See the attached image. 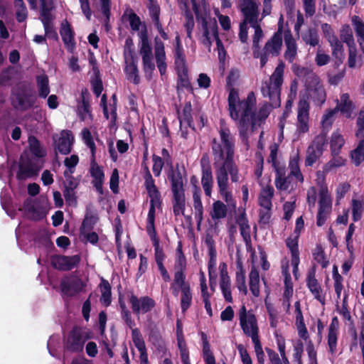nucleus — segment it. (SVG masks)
<instances>
[{
	"label": "nucleus",
	"instance_id": "1",
	"mask_svg": "<svg viewBox=\"0 0 364 364\" xmlns=\"http://www.w3.org/2000/svg\"><path fill=\"white\" fill-rule=\"evenodd\" d=\"M220 140L213 139L211 144L213 165L219 192L228 203L232 201V194L228 191V173L232 182L239 181L238 168L233 161L234 139L230 130L223 127L220 131Z\"/></svg>",
	"mask_w": 364,
	"mask_h": 364
},
{
	"label": "nucleus",
	"instance_id": "2",
	"mask_svg": "<svg viewBox=\"0 0 364 364\" xmlns=\"http://www.w3.org/2000/svg\"><path fill=\"white\" fill-rule=\"evenodd\" d=\"M228 111L231 119L237 122L240 136L245 144L255 129L260 125L269 114L268 104L263 105L256 112V99L254 93L250 92L247 97L240 100L237 90L231 89L228 95Z\"/></svg>",
	"mask_w": 364,
	"mask_h": 364
},
{
	"label": "nucleus",
	"instance_id": "3",
	"mask_svg": "<svg viewBox=\"0 0 364 364\" xmlns=\"http://www.w3.org/2000/svg\"><path fill=\"white\" fill-rule=\"evenodd\" d=\"M193 10L196 14L197 21L200 23L203 34L201 36L202 43L210 50L213 40L216 41L218 55L220 58L222 53H225V48L222 41L218 37V25L215 19L206 18L205 14H200L196 0H191Z\"/></svg>",
	"mask_w": 364,
	"mask_h": 364
},
{
	"label": "nucleus",
	"instance_id": "4",
	"mask_svg": "<svg viewBox=\"0 0 364 364\" xmlns=\"http://www.w3.org/2000/svg\"><path fill=\"white\" fill-rule=\"evenodd\" d=\"M284 64L280 62L270 76L269 80L263 82L261 92L264 97H268L272 107H278L281 105L280 92L283 83Z\"/></svg>",
	"mask_w": 364,
	"mask_h": 364
},
{
	"label": "nucleus",
	"instance_id": "5",
	"mask_svg": "<svg viewBox=\"0 0 364 364\" xmlns=\"http://www.w3.org/2000/svg\"><path fill=\"white\" fill-rule=\"evenodd\" d=\"M240 9L243 16H246V21L255 29L252 37V49L253 50H259V42L263 37V32L259 25L261 19H259L258 5L252 0H242Z\"/></svg>",
	"mask_w": 364,
	"mask_h": 364
},
{
	"label": "nucleus",
	"instance_id": "6",
	"mask_svg": "<svg viewBox=\"0 0 364 364\" xmlns=\"http://www.w3.org/2000/svg\"><path fill=\"white\" fill-rule=\"evenodd\" d=\"M282 47V26H279L277 31L267 41L262 50H253V56L260 59V67L263 68L269 56L279 55Z\"/></svg>",
	"mask_w": 364,
	"mask_h": 364
},
{
	"label": "nucleus",
	"instance_id": "7",
	"mask_svg": "<svg viewBox=\"0 0 364 364\" xmlns=\"http://www.w3.org/2000/svg\"><path fill=\"white\" fill-rule=\"evenodd\" d=\"M240 324L244 334L252 338V342L259 340V327L255 315L252 311H247L242 306L239 311Z\"/></svg>",
	"mask_w": 364,
	"mask_h": 364
},
{
	"label": "nucleus",
	"instance_id": "8",
	"mask_svg": "<svg viewBox=\"0 0 364 364\" xmlns=\"http://www.w3.org/2000/svg\"><path fill=\"white\" fill-rule=\"evenodd\" d=\"M327 144L326 132L322 131L316 136L306 151L305 164L311 166L322 156Z\"/></svg>",
	"mask_w": 364,
	"mask_h": 364
},
{
	"label": "nucleus",
	"instance_id": "9",
	"mask_svg": "<svg viewBox=\"0 0 364 364\" xmlns=\"http://www.w3.org/2000/svg\"><path fill=\"white\" fill-rule=\"evenodd\" d=\"M309 104L304 98L300 99L297 109L296 132L299 135L309 129Z\"/></svg>",
	"mask_w": 364,
	"mask_h": 364
},
{
	"label": "nucleus",
	"instance_id": "10",
	"mask_svg": "<svg viewBox=\"0 0 364 364\" xmlns=\"http://www.w3.org/2000/svg\"><path fill=\"white\" fill-rule=\"evenodd\" d=\"M40 169L41 167L38 165L36 160L21 156L16 177L18 180H26L28 178L36 176Z\"/></svg>",
	"mask_w": 364,
	"mask_h": 364
},
{
	"label": "nucleus",
	"instance_id": "11",
	"mask_svg": "<svg viewBox=\"0 0 364 364\" xmlns=\"http://www.w3.org/2000/svg\"><path fill=\"white\" fill-rule=\"evenodd\" d=\"M88 337L86 336L85 331L80 328L75 327L67 339L65 348L72 352L81 351Z\"/></svg>",
	"mask_w": 364,
	"mask_h": 364
},
{
	"label": "nucleus",
	"instance_id": "12",
	"mask_svg": "<svg viewBox=\"0 0 364 364\" xmlns=\"http://www.w3.org/2000/svg\"><path fill=\"white\" fill-rule=\"evenodd\" d=\"M80 261L78 255L64 256L53 255L51 257L50 263L55 268L60 271H68L76 267Z\"/></svg>",
	"mask_w": 364,
	"mask_h": 364
},
{
	"label": "nucleus",
	"instance_id": "13",
	"mask_svg": "<svg viewBox=\"0 0 364 364\" xmlns=\"http://www.w3.org/2000/svg\"><path fill=\"white\" fill-rule=\"evenodd\" d=\"M129 302L133 312L136 314H139L140 312L145 314L151 311L155 306L154 301L149 296L139 299L132 294L129 298Z\"/></svg>",
	"mask_w": 364,
	"mask_h": 364
},
{
	"label": "nucleus",
	"instance_id": "14",
	"mask_svg": "<svg viewBox=\"0 0 364 364\" xmlns=\"http://www.w3.org/2000/svg\"><path fill=\"white\" fill-rule=\"evenodd\" d=\"M220 287L223 292L225 299L228 302L232 301L231 295V283L230 278L228 276L227 271V266L225 263L220 265Z\"/></svg>",
	"mask_w": 364,
	"mask_h": 364
},
{
	"label": "nucleus",
	"instance_id": "15",
	"mask_svg": "<svg viewBox=\"0 0 364 364\" xmlns=\"http://www.w3.org/2000/svg\"><path fill=\"white\" fill-rule=\"evenodd\" d=\"M296 74L304 81L309 90L321 85L319 77L317 75L307 68H298Z\"/></svg>",
	"mask_w": 364,
	"mask_h": 364
},
{
	"label": "nucleus",
	"instance_id": "16",
	"mask_svg": "<svg viewBox=\"0 0 364 364\" xmlns=\"http://www.w3.org/2000/svg\"><path fill=\"white\" fill-rule=\"evenodd\" d=\"M60 33L67 49L73 52L75 47L74 32L68 21L65 20L62 22Z\"/></svg>",
	"mask_w": 364,
	"mask_h": 364
},
{
	"label": "nucleus",
	"instance_id": "17",
	"mask_svg": "<svg viewBox=\"0 0 364 364\" xmlns=\"http://www.w3.org/2000/svg\"><path fill=\"white\" fill-rule=\"evenodd\" d=\"M60 287L63 293L71 296L82 291L84 284L80 279L73 278L63 281Z\"/></svg>",
	"mask_w": 364,
	"mask_h": 364
},
{
	"label": "nucleus",
	"instance_id": "18",
	"mask_svg": "<svg viewBox=\"0 0 364 364\" xmlns=\"http://www.w3.org/2000/svg\"><path fill=\"white\" fill-rule=\"evenodd\" d=\"M284 38L286 46L284 58L289 63H292L297 54V47L295 39L293 38L290 31H287L284 32Z\"/></svg>",
	"mask_w": 364,
	"mask_h": 364
},
{
	"label": "nucleus",
	"instance_id": "19",
	"mask_svg": "<svg viewBox=\"0 0 364 364\" xmlns=\"http://www.w3.org/2000/svg\"><path fill=\"white\" fill-rule=\"evenodd\" d=\"M168 177L171 181L173 196L185 195L183 178L180 171L178 169L172 170Z\"/></svg>",
	"mask_w": 364,
	"mask_h": 364
},
{
	"label": "nucleus",
	"instance_id": "20",
	"mask_svg": "<svg viewBox=\"0 0 364 364\" xmlns=\"http://www.w3.org/2000/svg\"><path fill=\"white\" fill-rule=\"evenodd\" d=\"M191 104L190 102H186L183 109V113L181 115H179L178 119L180 122V129L181 131V135L183 138L187 137V130L188 127H191L192 122V116H191Z\"/></svg>",
	"mask_w": 364,
	"mask_h": 364
},
{
	"label": "nucleus",
	"instance_id": "21",
	"mask_svg": "<svg viewBox=\"0 0 364 364\" xmlns=\"http://www.w3.org/2000/svg\"><path fill=\"white\" fill-rule=\"evenodd\" d=\"M73 137L71 132L63 131L60 136L56 141L55 148L62 154H68L71 151V145Z\"/></svg>",
	"mask_w": 364,
	"mask_h": 364
},
{
	"label": "nucleus",
	"instance_id": "22",
	"mask_svg": "<svg viewBox=\"0 0 364 364\" xmlns=\"http://www.w3.org/2000/svg\"><path fill=\"white\" fill-rule=\"evenodd\" d=\"M306 282L309 290L313 294L314 297L322 304H324L325 297L322 294V289L317 279L315 278V274L314 272L309 273L308 274Z\"/></svg>",
	"mask_w": 364,
	"mask_h": 364
},
{
	"label": "nucleus",
	"instance_id": "23",
	"mask_svg": "<svg viewBox=\"0 0 364 364\" xmlns=\"http://www.w3.org/2000/svg\"><path fill=\"white\" fill-rule=\"evenodd\" d=\"M146 176H145V184L151 198V203H159L160 201V193L159 192L156 186L154 184V181L150 173V171L147 166L145 167Z\"/></svg>",
	"mask_w": 364,
	"mask_h": 364
},
{
	"label": "nucleus",
	"instance_id": "24",
	"mask_svg": "<svg viewBox=\"0 0 364 364\" xmlns=\"http://www.w3.org/2000/svg\"><path fill=\"white\" fill-rule=\"evenodd\" d=\"M35 103V98L32 96L18 94L13 99V105L18 109L25 111L31 108Z\"/></svg>",
	"mask_w": 364,
	"mask_h": 364
},
{
	"label": "nucleus",
	"instance_id": "25",
	"mask_svg": "<svg viewBox=\"0 0 364 364\" xmlns=\"http://www.w3.org/2000/svg\"><path fill=\"white\" fill-rule=\"evenodd\" d=\"M92 228V219L86 218L82 224L80 233L90 242L95 244L98 241V235L95 232H91Z\"/></svg>",
	"mask_w": 364,
	"mask_h": 364
},
{
	"label": "nucleus",
	"instance_id": "26",
	"mask_svg": "<svg viewBox=\"0 0 364 364\" xmlns=\"http://www.w3.org/2000/svg\"><path fill=\"white\" fill-rule=\"evenodd\" d=\"M193 200L195 210V218L198 221V225H200L203 220V207L200 199V190L197 186L194 187Z\"/></svg>",
	"mask_w": 364,
	"mask_h": 364
},
{
	"label": "nucleus",
	"instance_id": "27",
	"mask_svg": "<svg viewBox=\"0 0 364 364\" xmlns=\"http://www.w3.org/2000/svg\"><path fill=\"white\" fill-rule=\"evenodd\" d=\"M274 193V190L270 186H267L262 189L259 196V204L262 208H272Z\"/></svg>",
	"mask_w": 364,
	"mask_h": 364
},
{
	"label": "nucleus",
	"instance_id": "28",
	"mask_svg": "<svg viewBox=\"0 0 364 364\" xmlns=\"http://www.w3.org/2000/svg\"><path fill=\"white\" fill-rule=\"evenodd\" d=\"M337 323V318L336 317L333 318L328 328V345L331 354H333L336 350Z\"/></svg>",
	"mask_w": 364,
	"mask_h": 364
},
{
	"label": "nucleus",
	"instance_id": "29",
	"mask_svg": "<svg viewBox=\"0 0 364 364\" xmlns=\"http://www.w3.org/2000/svg\"><path fill=\"white\" fill-rule=\"evenodd\" d=\"M338 111H340L346 117H350L353 109V105L347 93L341 96L340 102L336 107Z\"/></svg>",
	"mask_w": 364,
	"mask_h": 364
},
{
	"label": "nucleus",
	"instance_id": "30",
	"mask_svg": "<svg viewBox=\"0 0 364 364\" xmlns=\"http://www.w3.org/2000/svg\"><path fill=\"white\" fill-rule=\"evenodd\" d=\"M329 43L332 48V55L336 59V63L339 65L343 62L344 54L343 45L336 37H329Z\"/></svg>",
	"mask_w": 364,
	"mask_h": 364
},
{
	"label": "nucleus",
	"instance_id": "31",
	"mask_svg": "<svg viewBox=\"0 0 364 364\" xmlns=\"http://www.w3.org/2000/svg\"><path fill=\"white\" fill-rule=\"evenodd\" d=\"M55 9L54 3L40 5V15L42 23L53 22L55 18V15L53 14Z\"/></svg>",
	"mask_w": 364,
	"mask_h": 364
},
{
	"label": "nucleus",
	"instance_id": "32",
	"mask_svg": "<svg viewBox=\"0 0 364 364\" xmlns=\"http://www.w3.org/2000/svg\"><path fill=\"white\" fill-rule=\"evenodd\" d=\"M344 144L345 140L341 134L338 131L334 132L331 135L330 141L332 156L338 155Z\"/></svg>",
	"mask_w": 364,
	"mask_h": 364
},
{
	"label": "nucleus",
	"instance_id": "33",
	"mask_svg": "<svg viewBox=\"0 0 364 364\" xmlns=\"http://www.w3.org/2000/svg\"><path fill=\"white\" fill-rule=\"evenodd\" d=\"M237 271L236 272V286L238 289L243 292L244 294H247V289L245 282V272L242 267V263L240 260L237 262Z\"/></svg>",
	"mask_w": 364,
	"mask_h": 364
},
{
	"label": "nucleus",
	"instance_id": "34",
	"mask_svg": "<svg viewBox=\"0 0 364 364\" xmlns=\"http://www.w3.org/2000/svg\"><path fill=\"white\" fill-rule=\"evenodd\" d=\"M237 223L240 227L241 235L246 242L250 241V227L245 216V212L240 214L237 218Z\"/></svg>",
	"mask_w": 364,
	"mask_h": 364
},
{
	"label": "nucleus",
	"instance_id": "35",
	"mask_svg": "<svg viewBox=\"0 0 364 364\" xmlns=\"http://www.w3.org/2000/svg\"><path fill=\"white\" fill-rule=\"evenodd\" d=\"M275 186L280 191H287L291 186L290 176H286L283 170L277 169Z\"/></svg>",
	"mask_w": 364,
	"mask_h": 364
},
{
	"label": "nucleus",
	"instance_id": "36",
	"mask_svg": "<svg viewBox=\"0 0 364 364\" xmlns=\"http://www.w3.org/2000/svg\"><path fill=\"white\" fill-rule=\"evenodd\" d=\"M249 285L250 291L255 296L259 295V274L256 268H252L249 274Z\"/></svg>",
	"mask_w": 364,
	"mask_h": 364
},
{
	"label": "nucleus",
	"instance_id": "37",
	"mask_svg": "<svg viewBox=\"0 0 364 364\" xmlns=\"http://www.w3.org/2000/svg\"><path fill=\"white\" fill-rule=\"evenodd\" d=\"M201 183L204 190V192L207 196L210 197L211 191L213 184L212 170L206 167L202 174Z\"/></svg>",
	"mask_w": 364,
	"mask_h": 364
},
{
	"label": "nucleus",
	"instance_id": "38",
	"mask_svg": "<svg viewBox=\"0 0 364 364\" xmlns=\"http://www.w3.org/2000/svg\"><path fill=\"white\" fill-rule=\"evenodd\" d=\"M350 159L355 166L364 161V138L360 139L358 146L350 152Z\"/></svg>",
	"mask_w": 364,
	"mask_h": 364
},
{
	"label": "nucleus",
	"instance_id": "39",
	"mask_svg": "<svg viewBox=\"0 0 364 364\" xmlns=\"http://www.w3.org/2000/svg\"><path fill=\"white\" fill-rule=\"evenodd\" d=\"M227 212V206L220 200H217L213 203L210 214L213 220H220L226 217Z\"/></svg>",
	"mask_w": 364,
	"mask_h": 364
},
{
	"label": "nucleus",
	"instance_id": "40",
	"mask_svg": "<svg viewBox=\"0 0 364 364\" xmlns=\"http://www.w3.org/2000/svg\"><path fill=\"white\" fill-rule=\"evenodd\" d=\"M125 72L127 75V79L134 84H139L140 81L138 75V69L136 64L134 60H129L128 63H126Z\"/></svg>",
	"mask_w": 364,
	"mask_h": 364
},
{
	"label": "nucleus",
	"instance_id": "41",
	"mask_svg": "<svg viewBox=\"0 0 364 364\" xmlns=\"http://www.w3.org/2000/svg\"><path fill=\"white\" fill-rule=\"evenodd\" d=\"M140 55L142 60L153 58L152 48L149 44V38L146 33L141 35Z\"/></svg>",
	"mask_w": 364,
	"mask_h": 364
},
{
	"label": "nucleus",
	"instance_id": "42",
	"mask_svg": "<svg viewBox=\"0 0 364 364\" xmlns=\"http://www.w3.org/2000/svg\"><path fill=\"white\" fill-rule=\"evenodd\" d=\"M36 80L39 96L46 98L50 92L48 77L46 75H39Z\"/></svg>",
	"mask_w": 364,
	"mask_h": 364
},
{
	"label": "nucleus",
	"instance_id": "43",
	"mask_svg": "<svg viewBox=\"0 0 364 364\" xmlns=\"http://www.w3.org/2000/svg\"><path fill=\"white\" fill-rule=\"evenodd\" d=\"M173 211L176 216L180 214L184 215L186 208V197L185 195L173 196Z\"/></svg>",
	"mask_w": 364,
	"mask_h": 364
},
{
	"label": "nucleus",
	"instance_id": "44",
	"mask_svg": "<svg viewBox=\"0 0 364 364\" xmlns=\"http://www.w3.org/2000/svg\"><path fill=\"white\" fill-rule=\"evenodd\" d=\"M352 21L355 26L358 41L364 53V23L362 22L358 16H353Z\"/></svg>",
	"mask_w": 364,
	"mask_h": 364
},
{
	"label": "nucleus",
	"instance_id": "45",
	"mask_svg": "<svg viewBox=\"0 0 364 364\" xmlns=\"http://www.w3.org/2000/svg\"><path fill=\"white\" fill-rule=\"evenodd\" d=\"M102 296L100 301L105 306L109 305L111 302V287L109 282L102 279L100 285Z\"/></svg>",
	"mask_w": 364,
	"mask_h": 364
},
{
	"label": "nucleus",
	"instance_id": "46",
	"mask_svg": "<svg viewBox=\"0 0 364 364\" xmlns=\"http://www.w3.org/2000/svg\"><path fill=\"white\" fill-rule=\"evenodd\" d=\"M311 97L317 103L322 104L326 100V92L323 85H318L315 87L309 89Z\"/></svg>",
	"mask_w": 364,
	"mask_h": 364
},
{
	"label": "nucleus",
	"instance_id": "47",
	"mask_svg": "<svg viewBox=\"0 0 364 364\" xmlns=\"http://www.w3.org/2000/svg\"><path fill=\"white\" fill-rule=\"evenodd\" d=\"M345 164V160L341 156H333V158L326 163L323 168V172L325 173H329L336 168L342 166Z\"/></svg>",
	"mask_w": 364,
	"mask_h": 364
},
{
	"label": "nucleus",
	"instance_id": "48",
	"mask_svg": "<svg viewBox=\"0 0 364 364\" xmlns=\"http://www.w3.org/2000/svg\"><path fill=\"white\" fill-rule=\"evenodd\" d=\"M147 8L149 9V16L154 25L160 23V7L159 4L154 0H151L150 3L147 5Z\"/></svg>",
	"mask_w": 364,
	"mask_h": 364
},
{
	"label": "nucleus",
	"instance_id": "49",
	"mask_svg": "<svg viewBox=\"0 0 364 364\" xmlns=\"http://www.w3.org/2000/svg\"><path fill=\"white\" fill-rule=\"evenodd\" d=\"M304 41L311 46L318 44L319 38L317 31L314 28H310L302 36Z\"/></svg>",
	"mask_w": 364,
	"mask_h": 364
},
{
	"label": "nucleus",
	"instance_id": "50",
	"mask_svg": "<svg viewBox=\"0 0 364 364\" xmlns=\"http://www.w3.org/2000/svg\"><path fill=\"white\" fill-rule=\"evenodd\" d=\"M190 4L191 6V8L193 9L191 0H190ZM184 7L186 9V17L187 19L186 23L185 24V28L187 32L188 38H191V33L194 27L193 17L191 13L189 11H188V8L189 7V2L185 3Z\"/></svg>",
	"mask_w": 364,
	"mask_h": 364
},
{
	"label": "nucleus",
	"instance_id": "51",
	"mask_svg": "<svg viewBox=\"0 0 364 364\" xmlns=\"http://www.w3.org/2000/svg\"><path fill=\"white\" fill-rule=\"evenodd\" d=\"M181 304L183 311H185L191 304L192 294L191 293L190 287H183L181 290Z\"/></svg>",
	"mask_w": 364,
	"mask_h": 364
},
{
	"label": "nucleus",
	"instance_id": "52",
	"mask_svg": "<svg viewBox=\"0 0 364 364\" xmlns=\"http://www.w3.org/2000/svg\"><path fill=\"white\" fill-rule=\"evenodd\" d=\"M154 53L156 63L165 61L166 54L164 43L159 38H155Z\"/></svg>",
	"mask_w": 364,
	"mask_h": 364
},
{
	"label": "nucleus",
	"instance_id": "53",
	"mask_svg": "<svg viewBox=\"0 0 364 364\" xmlns=\"http://www.w3.org/2000/svg\"><path fill=\"white\" fill-rule=\"evenodd\" d=\"M175 65L177 71L187 70L186 63V56L183 50H178L174 52Z\"/></svg>",
	"mask_w": 364,
	"mask_h": 364
},
{
	"label": "nucleus",
	"instance_id": "54",
	"mask_svg": "<svg viewBox=\"0 0 364 364\" xmlns=\"http://www.w3.org/2000/svg\"><path fill=\"white\" fill-rule=\"evenodd\" d=\"M341 39L347 43L348 47L355 46L351 28L348 26H345L341 31Z\"/></svg>",
	"mask_w": 364,
	"mask_h": 364
},
{
	"label": "nucleus",
	"instance_id": "55",
	"mask_svg": "<svg viewBox=\"0 0 364 364\" xmlns=\"http://www.w3.org/2000/svg\"><path fill=\"white\" fill-rule=\"evenodd\" d=\"M134 43L131 38H127L125 41L124 55L125 63H128L129 60H134Z\"/></svg>",
	"mask_w": 364,
	"mask_h": 364
},
{
	"label": "nucleus",
	"instance_id": "56",
	"mask_svg": "<svg viewBox=\"0 0 364 364\" xmlns=\"http://www.w3.org/2000/svg\"><path fill=\"white\" fill-rule=\"evenodd\" d=\"M78 114L80 119L83 121L91 117L89 102L84 98L82 99V102L78 105Z\"/></svg>",
	"mask_w": 364,
	"mask_h": 364
},
{
	"label": "nucleus",
	"instance_id": "57",
	"mask_svg": "<svg viewBox=\"0 0 364 364\" xmlns=\"http://www.w3.org/2000/svg\"><path fill=\"white\" fill-rule=\"evenodd\" d=\"M363 210V203L358 200H352V212L353 219L354 221H358L361 218Z\"/></svg>",
	"mask_w": 364,
	"mask_h": 364
},
{
	"label": "nucleus",
	"instance_id": "58",
	"mask_svg": "<svg viewBox=\"0 0 364 364\" xmlns=\"http://www.w3.org/2000/svg\"><path fill=\"white\" fill-rule=\"evenodd\" d=\"M91 176L94 178V181H103L104 173L100 166H99L93 160L90 168Z\"/></svg>",
	"mask_w": 364,
	"mask_h": 364
},
{
	"label": "nucleus",
	"instance_id": "59",
	"mask_svg": "<svg viewBox=\"0 0 364 364\" xmlns=\"http://www.w3.org/2000/svg\"><path fill=\"white\" fill-rule=\"evenodd\" d=\"M132 336L133 342L139 351L145 350V343L139 330L136 328L132 329Z\"/></svg>",
	"mask_w": 364,
	"mask_h": 364
},
{
	"label": "nucleus",
	"instance_id": "60",
	"mask_svg": "<svg viewBox=\"0 0 364 364\" xmlns=\"http://www.w3.org/2000/svg\"><path fill=\"white\" fill-rule=\"evenodd\" d=\"M289 168H290L289 176H294L298 181H299L300 182H303L304 178L300 171V168L299 166V163H298L297 159H294L290 161Z\"/></svg>",
	"mask_w": 364,
	"mask_h": 364
},
{
	"label": "nucleus",
	"instance_id": "61",
	"mask_svg": "<svg viewBox=\"0 0 364 364\" xmlns=\"http://www.w3.org/2000/svg\"><path fill=\"white\" fill-rule=\"evenodd\" d=\"M178 73V87L190 88L191 84L188 75V69L185 70L177 71Z\"/></svg>",
	"mask_w": 364,
	"mask_h": 364
},
{
	"label": "nucleus",
	"instance_id": "62",
	"mask_svg": "<svg viewBox=\"0 0 364 364\" xmlns=\"http://www.w3.org/2000/svg\"><path fill=\"white\" fill-rule=\"evenodd\" d=\"M240 77V71L237 69L232 68L227 77V85L229 88V93L231 89H234L233 85L238 80Z\"/></svg>",
	"mask_w": 364,
	"mask_h": 364
},
{
	"label": "nucleus",
	"instance_id": "63",
	"mask_svg": "<svg viewBox=\"0 0 364 364\" xmlns=\"http://www.w3.org/2000/svg\"><path fill=\"white\" fill-rule=\"evenodd\" d=\"M82 138H83L85 143L90 149L92 155L94 157L96 147H95V143L92 140V137L90 132L88 129H85L82 130Z\"/></svg>",
	"mask_w": 364,
	"mask_h": 364
},
{
	"label": "nucleus",
	"instance_id": "64",
	"mask_svg": "<svg viewBox=\"0 0 364 364\" xmlns=\"http://www.w3.org/2000/svg\"><path fill=\"white\" fill-rule=\"evenodd\" d=\"M314 259L321 264L322 267H326L328 265V262L326 259L323 250L321 247L317 246L316 247L314 252Z\"/></svg>",
	"mask_w": 364,
	"mask_h": 364
}]
</instances>
